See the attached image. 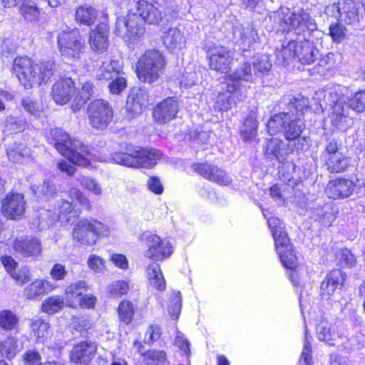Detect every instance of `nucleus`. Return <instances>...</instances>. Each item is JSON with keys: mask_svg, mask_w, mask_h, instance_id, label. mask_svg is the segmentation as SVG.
Masks as SVG:
<instances>
[{"mask_svg": "<svg viewBox=\"0 0 365 365\" xmlns=\"http://www.w3.org/2000/svg\"><path fill=\"white\" fill-rule=\"evenodd\" d=\"M26 202L21 194L8 195L2 202L3 214L11 220H16L24 214Z\"/></svg>", "mask_w": 365, "mask_h": 365, "instance_id": "aec40b11", "label": "nucleus"}, {"mask_svg": "<svg viewBox=\"0 0 365 365\" xmlns=\"http://www.w3.org/2000/svg\"><path fill=\"white\" fill-rule=\"evenodd\" d=\"M148 106V93L141 88H133L127 98L126 108L132 117L140 114Z\"/></svg>", "mask_w": 365, "mask_h": 365, "instance_id": "a211bd4d", "label": "nucleus"}, {"mask_svg": "<svg viewBox=\"0 0 365 365\" xmlns=\"http://www.w3.org/2000/svg\"><path fill=\"white\" fill-rule=\"evenodd\" d=\"M354 191V181L346 178L330 180L326 192L329 198L340 199L349 197Z\"/></svg>", "mask_w": 365, "mask_h": 365, "instance_id": "412c9836", "label": "nucleus"}, {"mask_svg": "<svg viewBox=\"0 0 365 365\" xmlns=\"http://www.w3.org/2000/svg\"><path fill=\"white\" fill-rule=\"evenodd\" d=\"M166 61L157 49H149L139 58L136 64L138 78L145 83L157 82L164 73Z\"/></svg>", "mask_w": 365, "mask_h": 365, "instance_id": "39448f33", "label": "nucleus"}, {"mask_svg": "<svg viewBox=\"0 0 365 365\" xmlns=\"http://www.w3.org/2000/svg\"><path fill=\"white\" fill-rule=\"evenodd\" d=\"M108 32L109 27L106 23L99 24L96 29L91 31L89 43L95 52L103 53L107 49Z\"/></svg>", "mask_w": 365, "mask_h": 365, "instance_id": "393cba45", "label": "nucleus"}, {"mask_svg": "<svg viewBox=\"0 0 365 365\" xmlns=\"http://www.w3.org/2000/svg\"><path fill=\"white\" fill-rule=\"evenodd\" d=\"M58 45L61 56L68 59H78L83 48L79 31H62L58 36Z\"/></svg>", "mask_w": 365, "mask_h": 365, "instance_id": "9d476101", "label": "nucleus"}, {"mask_svg": "<svg viewBox=\"0 0 365 365\" xmlns=\"http://www.w3.org/2000/svg\"><path fill=\"white\" fill-rule=\"evenodd\" d=\"M17 344V340L12 336H9L1 341L0 343V353L1 356L9 359H13L20 351Z\"/></svg>", "mask_w": 365, "mask_h": 365, "instance_id": "a19ab883", "label": "nucleus"}, {"mask_svg": "<svg viewBox=\"0 0 365 365\" xmlns=\"http://www.w3.org/2000/svg\"><path fill=\"white\" fill-rule=\"evenodd\" d=\"M109 235L107 226L96 220L81 219L74 225L73 237L83 245H93L100 236Z\"/></svg>", "mask_w": 365, "mask_h": 365, "instance_id": "0eeeda50", "label": "nucleus"}, {"mask_svg": "<svg viewBox=\"0 0 365 365\" xmlns=\"http://www.w3.org/2000/svg\"><path fill=\"white\" fill-rule=\"evenodd\" d=\"M46 138L47 141L72 163L81 166L89 164L87 158L88 151L84 145L78 140H72L61 128L51 129Z\"/></svg>", "mask_w": 365, "mask_h": 365, "instance_id": "20e7f679", "label": "nucleus"}, {"mask_svg": "<svg viewBox=\"0 0 365 365\" xmlns=\"http://www.w3.org/2000/svg\"><path fill=\"white\" fill-rule=\"evenodd\" d=\"M88 266L95 272H101L106 268L103 258L96 255H91L87 261Z\"/></svg>", "mask_w": 365, "mask_h": 365, "instance_id": "0e129e2a", "label": "nucleus"}, {"mask_svg": "<svg viewBox=\"0 0 365 365\" xmlns=\"http://www.w3.org/2000/svg\"><path fill=\"white\" fill-rule=\"evenodd\" d=\"M22 359L25 365H39L42 362L40 353L34 349L26 351L22 355Z\"/></svg>", "mask_w": 365, "mask_h": 365, "instance_id": "680f3d73", "label": "nucleus"}, {"mask_svg": "<svg viewBox=\"0 0 365 365\" xmlns=\"http://www.w3.org/2000/svg\"><path fill=\"white\" fill-rule=\"evenodd\" d=\"M288 112H280L270 117L267 127L272 135L283 132L288 143H296L299 150L304 147L305 138H301V134L305 128L302 119L303 112L309 107L308 98L299 94L297 96L284 95L280 100Z\"/></svg>", "mask_w": 365, "mask_h": 365, "instance_id": "f257e3e1", "label": "nucleus"}, {"mask_svg": "<svg viewBox=\"0 0 365 365\" xmlns=\"http://www.w3.org/2000/svg\"><path fill=\"white\" fill-rule=\"evenodd\" d=\"M253 66L254 71L256 72V74L257 72L263 73L270 70L272 64L269 61V56L266 54H262L257 56L253 63Z\"/></svg>", "mask_w": 365, "mask_h": 365, "instance_id": "052dcab7", "label": "nucleus"}, {"mask_svg": "<svg viewBox=\"0 0 365 365\" xmlns=\"http://www.w3.org/2000/svg\"><path fill=\"white\" fill-rule=\"evenodd\" d=\"M180 109L179 103L174 97H168L158 103L153 110L154 121L163 125L174 119Z\"/></svg>", "mask_w": 365, "mask_h": 365, "instance_id": "ddd939ff", "label": "nucleus"}, {"mask_svg": "<svg viewBox=\"0 0 365 365\" xmlns=\"http://www.w3.org/2000/svg\"><path fill=\"white\" fill-rule=\"evenodd\" d=\"M94 93V86L91 82H86L81 87L76 98L74 99L75 105L73 104L71 108L76 111L83 106Z\"/></svg>", "mask_w": 365, "mask_h": 365, "instance_id": "4c0bfd02", "label": "nucleus"}, {"mask_svg": "<svg viewBox=\"0 0 365 365\" xmlns=\"http://www.w3.org/2000/svg\"><path fill=\"white\" fill-rule=\"evenodd\" d=\"M148 247L146 256L155 261L163 260L169 257L172 252V246L169 241L161 240L156 235H150L147 239Z\"/></svg>", "mask_w": 365, "mask_h": 365, "instance_id": "dca6fc26", "label": "nucleus"}, {"mask_svg": "<svg viewBox=\"0 0 365 365\" xmlns=\"http://www.w3.org/2000/svg\"><path fill=\"white\" fill-rule=\"evenodd\" d=\"M58 221V217L56 212L46 210L40 213L38 217V226L43 230L52 225L54 222Z\"/></svg>", "mask_w": 365, "mask_h": 365, "instance_id": "5fc2aeb1", "label": "nucleus"}, {"mask_svg": "<svg viewBox=\"0 0 365 365\" xmlns=\"http://www.w3.org/2000/svg\"><path fill=\"white\" fill-rule=\"evenodd\" d=\"M317 335L319 340L329 346H334L336 334L331 331V326L327 322L322 321L317 326Z\"/></svg>", "mask_w": 365, "mask_h": 365, "instance_id": "58836bf2", "label": "nucleus"}, {"mask_svg": "<svg viewBox=\"0 0 365 365\" xmlns=\"http://www.w3.org/2000/svg\"><path fill=\"white\" fill-rule=\"evenodd\" d=\"M257 108H254L245 120L241 128V137L245 141L254 140L257 135Z\"/></svg>", "mask_w": 365, "mask_h": 365, "instance_id": "bb28decb", "label": "nucleus"}, {"mask_svg": "<svg viewBox=\"0 0 365 365\" xmlns=\"http://www.w3.org/2000/svg\"><path fill=\"white\" fill-rule=\"evenodd\" d=\"M340 144L336 139L329 140L325 145L324 150L322 153V157L324 159L331 156L336 155V153H341L339 151Z\"/></svg>", "mask_w": 365, "mask_h": 365, "instance_id": "338daca9", "label": "nucleus"}, {"mask_svg": "<svg viewBox=\"0 0 365 365\" xmlns=\"http://www.w3.org/2000/svg\"><path fill=\"white\" fill-rule=\"evenodd\" d=\"M347 101L351 110L357 112L365 110V90L356 93L351 98H348Z\"/></svg>", "mask_w": 365, "mask_h": 365, "instance_id": "bf43d9fd", "label": "nucleus"}, {"mask_svg": "<svg viewBox=\"0 0 365 365\" xmlns=\"http://www.w3.org/2000/svg\"><path fill=\"white\" fill-rule=\"evenodd\" d=\"M299 148L300 147L297 146L296 143H286L283 140L272 138L267 141L264 153L266 158L282 163L286 160L290 153L299 150Z\"/></svg>", "mask_w": 365, "mask_h": 365, "instance_id": "f8f14e48", "label": "nucleus"}, {"mask_svg": "<svg viewBox=\"0 0 365 365\" xmlns=\"http://www.w3.org/2000/svg\"><path fill=\"white\" fill-rule=\"evenodd\" d=\"M76 94L74 82L71 78H62L52 86V98L57 104L65 105L68 103Z\"/></svg>", "mask_w": 365, "mask_h": 365, "instance_id": "2eb2a0df", "label": "nucleus"}, {"mask_svg": "<svg viewBox=\"0 0 365 365\" xmlns=\"http://www.w3.org/2000/svg\"><path fill=\"white\" fill-rule=\"evenodd\" d=\"M21 105L26 112L36 117L38 116L42 111L41 106L29 96L23 98Z\"/></svg>", "mask_w": 365, "mask_h": 365, "instance_id": "6e6d98bb", "label": "nucleus"}, {"mask_svg": "<svg viewBox=\"0 0 365 365\" xmlns=\"http://www.w3.org/2000/svg\"><path fill=\"white\" fill-rule=\"evenodd\" d=\"M56 212L61 224L66 225L74 223L75 215L73 212L71 202L65 200L60 201Z\"/></svg>", "mask_w": 365, "mask_h": 365, "instance_id": "c9c22d12", "label": "nucleus"}, {"mask_svg": "<svg viewBox=\"0 0 365 365\" xmlns=\"http://www.w3.org/2000/svg\"><path fill=\"white\" fill-rule=\"evenodd\" d=\"M149 282L152 287L158 290L165 289V280L163 277L160 265L157 262L150 263L147 269Z\"/></svg>", "mask_w": 365, "mask_h": 365, "instance_id": "7c9ffc66", "label": "nucleus"}, {"mask_svg": "<svg viewBox=\"0 0 365 365\" xmlns=\"http://www.w3.org/2000/svg\"><path fill=\"white\" fill-rule=\"evenodd\" d=\"M19 322V318L12 311L5 309L0 312V327L4 331L14 329Z\"/></svg>", "mask_w": 365, "mask_h": 365, "instance_id": "37998d69", "label": "nucleus"}, {"mask_svg": "<svg viewBox=\"0 0 365 365\" xmlns=\"http://www.w3.org/2000/svg\"><path fill=\"white\" fill-rule=\"evenodd\" d=\"M162 40L165 47L175 51L182 49L185 45V38L177 27H170L163 32Z\"/></svg>", "mask_w": 365, "mask_h": 365, "instance_id": "a878e982", "label": "nucleus"}, {"mask_svg": "<svg viewBox=\"0 0 365 365\" xmlns=\"http://www.w3.org/2000/svg\"><path fill=\"white\" fill-rule=\"evenodd\" d=\"M297 39L289 40L286 46L282 44L280 50L278 48L276 50V56L278 60L282 59L284 64H289L290 60L297 58Z\"/></svg>", "mask_w": 365, "mask_h": 365, "instance_id": "e433bc0d", "label": "nucleus"}, {"mask_svg": "<svg viewBox=\"0 0 365 365\" xmlns=\"http://www.w3.org/2000/svg\"><path fill=\"white\" fill-rule=\"evenodd\" d=\"M162 154L155 148H127L126 152L115 153L113 160L118 164L133 168H150L157 163Z\"/></svg>", "mask_w": 365, "mask_h": 365, "instance_id": "423d86ee", "label": "nucleus"}, {"mask_svg": "<svg viewBox=\"0 0 365 365\" xmlns=\"http://www.w3.org/2000/svg\"><path fill=\"white\" fill-rule=\"evenodd\" d=\"M145 25L143 19L135 11L129 12L126 17L117 19L114 32L125 41H135L145 34Z\"/></svg>", "mask_w": 365, "mask_h": 365, "instance_id": "6e6552de", "label": "nucleus"}, {"mask_svg": "<svg viewBox=\"0 0 365 365\" xmlns=\"http://www.w3.org/2000/svg\"><path fill=\"white\" fill-rule=\"evenodd\" d=\"M337 9L340 14H346L348 24H354L359 22L358 8L354 0H341L339 2Z\"/></svg>", "mask_w": 365, "mask_h": 365, "instance_id": "473e14b6", "label": "nucleus"}, {"mask_svg": "<svg viewBox=\"0 0 365 365\" xmlns=\"http://www.w3.org/2000/svg\"><path fill=\"white\" fill-rule=\"evenodd\" d=\"M143 360L148 365L162 364L166 360V354L163 351L149 350L143 354Z\"/></svg>", "mask_w": 365, "mask_h": 365, "instance_id": "603ef678", "label": "nucleus"}, {"mask_svg": "<svg viewBox=\"0 0 365 365\" xmlns=\"http://www.w3.org/2000/svg\"><path fill=\"white\" fill-rule=\"evenodd\" d=\"M118 313L120 322L129 324L132 322L135 313L133 303L127 300L121 302L118 305Z\"/></svg>", "mask_w": 365, "mask_h": 365, "instance_id": "a18cd8bd", "label": "nucleus"}, {"mask_svg": "<svg viewBox=\"0 0 365 365\" xmlns=\"http://www.w3.org/2000/svg\"><path fill=\"white\" fill-rule=\"evenodd\" d=\"M26 126L27 122L26 120L10 115L4 121V130L9 133H19L24 130Z\"/></svg>", "mask_w": 365, "mask_h": 365, "instance_id": "c03bdc74", "label": "nucleus"}, {"mask_svg": "<svg viewBox=\"0 0 365 365\" xmlns=\"http://www.w3.org/2000/svg\"><path fill=\"white\" fill-rule=\"evenodd\" d=\"M33 193L38 198L49 199L56 194L58 189L53 180H44L38 185L32 184Z\"/></svg>", "mask_w": 365, "mask_h": 365, "instance_id": "72a5a7b5", "label": "nucleus"}, {"mask_svg": "<svg viewBox=\"0 0 365 365\" xmlns=\"http://www.w3.org/2000/svg\"><path fill=\"white\" fill-rule=\"evenodd\" d=\"M345 275L340 269H333L321 283L320 294L323 299H329V297L337 290H341Z\"/></svg>", "mask_w": 365, "mask_h": 365, "instance_id": "6ab92c4d", "label": "nucleus"}, {"mask_svg": "<svg viewBox=\"0 0 365 365\" xmlns=\"http://www.w3.org/2000/svg\"><path fill=\"white\" fill-rule=\"evenodd\" d=\"M324 98L332 106V113L331 115L332 124L337 126L342 121L343 118H346L349 115L351 109L348 101L344 98H340L334 91H328Z\"/></svg>", "mask_w": 365, "mask_h": 365, "instance_id": "4468645a", "label": "nucleus"}, {"mask_svg": "<svg viewBox=\"0 0 365 365\" xmlns=\"http://www.w3.org/2000/svg\"><path fill=\"white\" fill-rule=\"evenodd\" d=\"M281 262L285 267L289 269H293L296 265V256L294 254L292 247H290V250L287 251L285 249L283 251H279L278 253Z\"/></svg>", "mask_w": 365, "mask_h": 365, "instance_id": "e2e57ef3", "label": "nucleus"}, {"mask_svg": "<svg viewBox=\"0 0 365 365\" xmlns=\"http://www.w3.org/2000/svg\"><path fill=\"white\" fill-rule=\"evenodd\" d=\"M50 283L45 280H36L24 290V295L29 299H37L39 296L49 290Z\"/></svg>", "mask_w": 365, "mask_h": 365, "instance_id": "f704fd0d", "label": "nucleus"}, {"mask_svg": "<svg viewBox=\"0 0 365 365\" xmlns=\"http://www.w3.org/2000/svg\"><path fill=\"white\" fill-rule=\"evenodd\" d=\"M324 160L327 170L331 173H342L346 170L349 165V158L341 153L326 158Z\"/></svg>", "mask_w": 365, "mask_h": 365, "instance_id": "2f4dec72", "label": "nucleus"}, {"mask_svg": "<svg viewBox=\"0 0 365 365\" xmlns=\"http://www.w3.org/2000/svg\"><path fill=\"white\" fill-rule=\"evenodd\" d=\"M9 159L14 163H20L30 155V150L22 144L14 145L7 149Z\"/></svg>", "mask_w": 365, "mask_h": 365, "instance_id": "49530a36", "label": "nucleus"}, {"mask_svg": "<svg viewBox=\"0 0 365 365\" xmlns=\"http://www.w3.org/2000/svg\"><path fill=\"white\" fill-rule=\"evenodd\" d=\"M329 35L335 43H340L346 36L347 30L339 23H333L329 26Z\"/></svg>", "mask_w": 365, "mask_h": 365, "instance_id": "4d7b16f0", "label": "nucleus"}, {"mask_svg": "<svg viewBox=\"0 0 365 365\" xmlns=\"http://www.w3.org/2000/svg\"><path fill=\"white\" fill-rule=\"evenodd\" d=\"M273 238L274 240L276 251L277 253H279V251H283L284 249L287 251H289L290 250V247H292L287 233L284 230L280 231L279 233L277 231H274Z\"/></svg>", "mask_w": 365, "mask_h": 365, "instance_id": "864d4df0", "label": "nucleus"}, {"mask_svg": "<svg viewBox=\"0 0 365 365\" xmlns=\"http://www.w3.org/2000/svg\"><path fill=\"white\" fill-rule=\"evenodd\" d=\"M87 113L90 125L99 130L107 128L113 117L112 107L103 99L91 101L88 106Z\"/></svg>", "mask_w": 365, "mask_h": 365, "instance_id": "1a4fd4ad", "label": "nucleus"}, {"mask_svg": "<svg viewBox=\"0 0 365 365\" xmlns=\"http://www.w3.org/2000/svg\"><path fill=\"white\" fill-rule=\"evenodd\" d=\"M207 178L223 185H227L232 182V178L224 170L214 165L207 168Z\"/></svg>", "mask_w": 365, "mask_h": 365, "instance_id": "ea45409f", "label": "nucleus"}, {"mask_svg": "<svg viewBox=\"0 0 365 365\" xmlns=\"http://www.w3.org/2000/svg\"><path fill=\"white\" fill-rule=\"evenodd\" d=\"M88 290V286L85 281H77L66 289V294L71 297H78L82 296Z\"/></svg>", "mask_w": 365, "mask_h": 365, "instance_id": "13d9d810", "label": "nucleus"}, {"mask_svg": "<svg viewBox=\"0 0 365 365\" xmlns=\"http://www.w3.org/2000/svg\"><path fill=\"white\" fill-rule=\"evenodd\" d=\"M55 67L51 61L33 64L26 57H18L14 61L13 72L22 86L29 89L48 81L53 75Z\"/></svg>", "mask_w": 365, "mask_h": 365, "instance_id": "7ed1b4c3", "label": "nucleus"}, {"mask_svg": "<svg viewBox=\"0 0 365 365\" xmlns=\"http://www.w3.org/2000/svg\"><path fill=\"white\" fill-rule=\"evenodd\" d=\"M231 56L230 52L225 49H221L215 53H212L210 56V66L211 69L226 72L230 68L231 63Z\"/></svg>", "mask_w": 365, "mask_h": 365, "instance_id": "c756f323", "label": "nucleus"}, {"mask_svg": "<svg viewBox=\"0 0 365 365\" xmlns=\"http://www.w3.org/2000/svg\"><path fill=\"white\" fill-rule=\"evenodd\" d=\"M121 70L119 61H106L98 68L96 78L99 81H110L117 77Z\"/></svg>", "mask_w": 365, "mask_h": 365, "instance_id": "cd10ccee", "label": "nucleus"}, {"mask_svg": "<svg viewBox=\"0 0 365 365\" xmlns=\"http://www.w3.org/2000/svg\"><path fill=\"white\" fill-rule=\"evenodd\" d=\"M14 252L21 257H38L42 252L40 239L33 236H22L14 239L11 243Z\"/></svg>", "mask_w": 365, "mask_h": 365, "instance_id": "9b49d317", "label": "nucleus"}, {"mask_svg": "<svg viewBox=\"0 0 365 365\" xmlns=\"http://www.w3.org/2000/svg\"><path fill=\"white\" fill-rule=\"evenodd\" d=\"M233 40L243 51L248 50L251 45L258 38V35L252 25L247 27L237 25L233 27Z\"/></svg>", "mask_w": 365, "mask_h": 365, "instance_id": "4be33fe9", "label": "nucleus"}, {"mask_svg": "<svg viewBox=\"0 0 365 365\" xmlns=\"http://www.w3.org/2000/svg\"><path fill=\"white\" fill-rule=\"evenodd\" d=\"M310 215L313 220L320 222L324 226H330L334 220L333 215L319 205L312 207Z\"/></svg>", "mask_w": 365, "mask_h": 365, "instance_id": "09e8293b", "label": "nucleus"}, {"mask_svg": "<svg viewBox=\"0 0 365 365\" xmlns=\"http://www.w3.org/2000/svg\"><path fill=\"white\" fill-rule=\"evenodd\" d=\"M125 87V79L118 76L112 79V81L108 85L110 92L113 94H119Z\"/></svg>", "mask_w": 365, "mask_h": 365, "instance_id": "774afa93", "label": "nucleus"}, {"mask_svg": "<svg viewBox=\"0 0 365 365\" xmlns=\"http://www.w3.org/2000/svg\"><path fill=\"white\" fill-rule=\"evenodd\" d=\"M98 17L96 9L90 5L85 4L76 8L75 21L77 24L91 26L94 24Z\"/></svg>", "mask_w": 365, "mask_h": 365, "instance_id": "c85d7f7f", "label": "nucleus"}, {"mask_svg": "<svg viewBox=\"0 0 365 365\" xmlns=\"http://www.w3.org/2000/svg\"><path fill=\"white\" fill-rule=\"evenodd\" d=\"M144 23L157 24L163 19L161 11L155 5L145 0H139L135 3V11Z\"/></svg>", "mask_w": 365, "mask_h": 365, "instance_id": "5701e85b", "label": "nucleus"}, {"mask_svg": "<svg viewBox=\"0 0 365 365\" xmlns=\"http://www.w3.org/2000/svg\"><path fill=\"white\" fill-rule=\"evenodd\" d=\"M182 299L180 292L173 291L168 304V312L172 317L178 319L181 311Z\"/></svg>", "mask_w": 365, "mask_h": 365, "instance_id": "3c124183", "label": "nucleus"}, {"mask_svg": "<svg viewBox=\"0 0 365 365\" xmlns=\"http://www.w3.org/2000/svg\"><path fill=\"white\" fill-rule=\"evenodd\" d=\"M97 345L92 341H83L76 344L70 352V359L76 364L88 365L95 357Z\"/></svg>", "mask_w": 365, "mask_h": 365, "instance_id": "f3484780", "label": "nucleus"}, {"mask_svg": "<svg viewBox=\"0 0 365 365\" xmlns=\"http://www.w3.org/2000/svg\"><path fill=\"white\" fill-rule=\"evenodd\" d=\"M256 76V72L252 69L251 64L245 63L231 75V78L235 81H253Z\"/></svg>", "mask_w": 365, "mask_h": 365, "instance_id": "79ce46f5", "label": "nucleus"}, {"mask_svg": "<svg viewBox=\"0 0 365 365\" xmlns=\"http://www.w3.org/2000/svg\"><path fill=\"white\" fill-rule=\"evenodd\" d=\"M31 327L38 338H43L48 334L49 326L47 322L38 319L33 322Z\"/></svg>", "mask_w": 365, "mask_h": 365, "instance_id": "69168bd1", "label": "nucleus"}, {"mask_svg": "<svg viewBox=\"0 0 365 365\" xmlns=\"http://www.w3.org/2000/svg\"><path fill=\"white\" fill-rule=\"evenodd\" d=\"M283 22L287 26L289 34L292 31L298 35L297 58L302 64L314 63L321 56L319 51L307 38L317 30L315 20L309 13L302 11L285 16Z\"/></svg>", "mask_w": 365, "mask_h": 365, "instance_id": "f03ea898", "label": "nucleus"}, {"mask_svg": "<svg viewBox=\"0 0 365 365\" xmlns=\"http://www.w3.org/2000/svg\"><path fill=\"white\" fill-rule=\"evenodd\" d=\"M144 23L157 24L163 19L161 11L155 5L145 0H139L135 3V11Z\"/></svg>", "mask_w": 365, "mask_h": 365, "instance_id": "b1692460", "label": "nucleus"}, {"mask_svg": "<svg viewBox=\"0 0 365 365\" xmlns=\"http://www.w3.org/2000/svg\"><path fill=\"white\" fill-rule=\"evenodd\" d=\"M64 306L62 297L56 295L46 299L42 304V310L49 314H54L61 310Z\"/></svg>", "mask_w": 365, "mask_h": 365, "instance_id": "de8ad7c7", "label": "nucleus"}, {"mask_svg": "<svg viewBox=\"0 0 365 365\" xmlns=\"http://www.w3.org/2000/svg\"><path fill=\"white\" fill-rule=\"evenodd\" d=\"M20 13L30 21L36 20L39 16V10L36 3L24 2L19 8Z\"/></svg>", "mask_w": 365, "mask_h": 365, "instance_id": "8fccbe9b", "label": "nucleus"}]
</instances>
